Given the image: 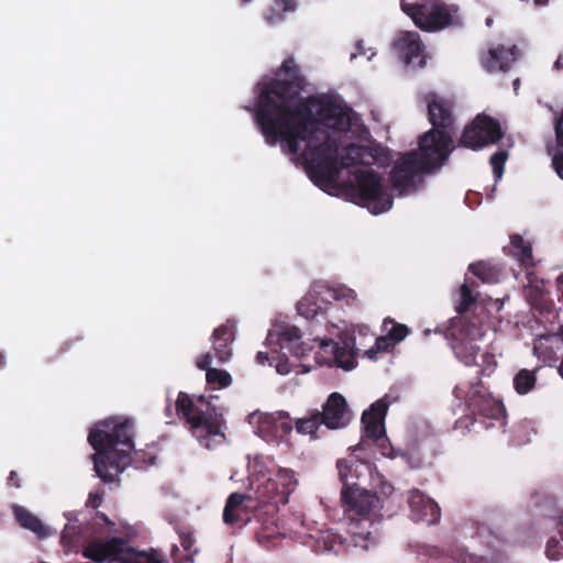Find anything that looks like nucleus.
I'll return each instance as SVG.
<instances>
[{
	"mask_svg": "<svg viewBox=\"0 0 563 563\" xmlns=\"http://www.w3.org/2000/svg\"><path fill=\"white\" fill-rule=\"evenodd\" d=\"M401 10L417 27L424 32H439L460 24L459 7L449 5L443 0H420L415 3L401 2Z\"/></svg>",
	"mask_w": 563,
	"mask_h": 563,
	"instance_id": "6",
	"label": "nucleus"
},
{
	"mask_svg": "<svg viewBox=\"0 0 563 563\" xmlns=\"http://www.w3.org/2000/svg\"><path fill=\"white\" fill-rule=\"evenodd\" d=\"M545 554L550 560H560L563 556V544L555 537L548 540Z\"/></svg>",
	"mask_w": 563,
	"mask_h": 563,
	"instance_id": "41",
	"label": "nucleus"
},
{
	"mask_svg": "<svg viewBox=\"0 0 563 563\" xmlns=\"http://www.w3.org/2000/svg\"><path fill=\"white\" fill-rule=\"evenodd\" d=\"M560 525L562 526V530L560 531L561 540L563 541V517L560 520Z\"/></svg>",
	"mask_w": 563,
	"mask_h": 563,
	"instance_id": "56",
	"label": "nucleus"
},
{
	"mask_svg": "<svg viewBox=\"0 0 563 563\" xmlns=\"http://www.w3.org/2000/svg\"><path fill=\"white\" fill-rule=\"evenodd\" d=\"M537 377L534 372L529 369H520L514 378V387L520 395L528 394L536 385Z\"/></svg>",
	"mask_w": 563,
	"mask_h": 563,
	"instance_id": "29",
	"label": "nucleus"
},
{
	"mask_svg": "<svg viewBox=\"0 0 563 563\" xmlns=\"http://www.w3.org/2000/svg\"><path fill=\"white\" fill-rule=\"evenodd\" d=\"M434 135V131L426 132L419 137L418 151L404 154L393 166L389 180L399 195L413 190L422 174L441 167L448 159L443 137L433 140Z\"/></svg>",
	"mask_w": 563,
	"mask_h": 563,
	"instance_id": "4",
	"label": "nucleus"
},
{
	"mask_svg": "<svg viewBox=\"0 0 563 563\" xmlns=\"http://www.w3.org/2000/svg\"><path fill=\"white\" fill-rule=\"evenodd\" d=\"M320 345L321 347H332L334 361L339 367L347 371L354 368L357 349L355 346V338L353 335L343 333L340 335L339 342H334L333 340L328 342L323 340Z\"/></svg>",
	"mask_w": 563,
	"mask_h": 563,
	"instance_id": "19",
	"label": "nucleus"
},
{
	"mask_svg": "<svg viewBox=\"0 0 563 563\" xmlns=\"http://www.w3.org/2000/svg\"><path fill=\"white\" fill-rule=\"evenodd\" d=\"M321 422L330 430L344 428L350 422V411L345 398L340 393H332L322 406V411L317 410Z\"/></svg>",
	"mask_w": 563,
	"mask_h": 563,
	"instance_id": "16",
	"label": "nucleus"
},
{
	"mask_svg": "<svg viewBox=\"0 0 563 563\" xmlns=\"http://www.w3.org/2000/svg\"><path fill=\"white\" fill-rule=\"evenodd\" d=\"M278 428L284 434H289L292 430V424L289 421V415L287 412H279Z\"/></svg>",
	"mask_w": 563,
	"mask_h": 563,
	"instance_id": "46",
	"label": "nucleus"
},
{
	"mask_svg": "<svg viewBox=\"0 0 563 563\" xmlns=\"http://www.w3.org/2000/svg\"><path fill=\"white\" fill-rule=\"evenodd\" d=\"M198 402L205 408L195 404L191 397L184 391H180L176 399V411L189 424L192 434L199 440H206L209 437L225 438L222 431L225 422L222 412L219 411L210 401H206L203 396H200Z\"/></svg>",
	"mask_w": 563,
	"mask_h": 563,
	"instance_id": "5",
	"label": "nucleus"
},
{
	"mask_svg": "<svg viewBox=\"0 0 563 563\" xmlns=\"http://www.w3.org/2000/svg\"><path fill=\"white\" fill-rule=\"evenodd\" d=\"M408 505L413 521L432 525L440 520L441 511L438 504L419 489L409 492Z\"/></svg>",
	"mask_w": 563,
	"mask_h": 563,
	"instance_id": "18",
	"label": "nucleus"
},
{
	"mask_svg": "<svg viewBox=\"0 0 563 563\" xmlns=\"http://www.w3.org/2000/svg\"><path fill=\"white\" fill-rule=\"evenodd\" d=\"M503 137L499 122L485 113L477 114L465 126L460 139V145L471 150H478L488 144H495Z\"/></svg>",
	"mask_w": 563,
	"mask_h": 563,
	"instance_id": "11",
	"label": "nucleus"
},
{
	"mask_svg": "<svg viewBox=\"0 0 563 563\" xmlns=\"http://www.w3.org/2000/svg\"><path fill=\"white\" fill-rule=\"evenodd\" d=\"M296 9V0H273L272 5L264 10L263 18L268 25L274 26L285 21L286 12H294Z\"/></svg>",
	"mask_w": 563,
	"mask_h": 563,
	"instance_id": "22",
	"label": "nucleus"
},
{
	"mask_svg": "<svg viewBox=\"0 0 563 563\" xmlns=\"http://www.w3.org/2000/svg\"><path fill=\"white\" fill-rule=\"evenodd\" d=\"M321 539L325 551H332L335 554H339L343 549L344 539L331 530L325 531Z\"/></svg>",
	"mask_w": 563,
	"mask_h": 563,
	"instance_id": "33",
	"label": "nucleus"
},
{
	"mask_svg": "<svg viewBox=\"0 0 563 563\" xmlns=\"http://www.w3.org/2000/svg\"><path fill=\"white\" fill-rule=\"evenodd\" d=\"M476 286L477 285H476L475 282H472L471 284L465 282L461 286V302L457 306L459 317L466 316V312H467L468 308L473 303H475L476 295H474V292H473V287H476Z\"/></svg>",
	"mask_w": 563,
	"mask_h": 563,
	"instance_id": "31",
	"label": "nucleus"
},
{
	"mask_svg": "<svg viewBox=\"0 0 563 563\" xmlns=\"http://www.w3.org/2000/svg\"><path fill=\"white\" fill-rule=\"evenodd\" d=\"M134 435V421L122 417L100 421L89 431L88 442L95 450L93 470L103 483L115 482L130 464Z\"/></svg>",
	"mask_w": 563,
	"mask_h": 563,
	"instance_id": "2",
	"label": "nucleus"
},
{
	"mask_svg": "<svg viewBox=\"0 0 563 563\" xmlns=\"http://www.w3.org/2000/svg\"><path fill=\"white\" fill-rule=\"evenodd\" d=\"M354 184H350V192L358 199V203L366 206L372 213L379 214L393 206V196L385 190L382 178L374 170L360 169L354 173Z\"/></svg>",
	"mask_w": 563,
	"mask_h": 563,
	"instance_id": "8",
	"label": "nucleus"
},
{
	"mask_svg": "<svg viewBox=\"0 0 563 563\" xmlns=\"http://www.w3.org/2000/svg\"><path fill=\"white\" fill-rule=\"evenodd\" d=\"M235 322L227 320L225 323L213 330L211 335L212 349L214 356L219 362L224 363L232 355L231 344L234 341Z\"/></svg>",
	"mask_w": 563,
	"mask_h": 563,
	"instance_id": "20",
	"label": "nucleus"
},
{
	"mask_svg": "<svg viewBox=\"0 0 563 563\" xmlns=\"http://www.w3.org/2000/svg\"><path fill=\"white\" fill-rule=\"evenodd\" d=\"M428 109V118L432 124V129L428 132L434 131L437 137H443L444 150L446 152L445 157L449 158L453 151V134L455 117L453 113V102L444 97H440L437 93H428L424 97Z\"/></svg>",
	"mask_w": 563,
	"mask_h": 563,
	"instance_id": "9",
	"label": "nucleus"
},
{
	"mask_svg": "<svg viewBox=\"0 0 563 563\" xmlns=\"http://www.w3.org/2000/svg\"><path fill=\"white\" fill-rule=\"evenodd\" d=\"M482 368H481V375H486V376H489L496 368L497 366V362H496V358H495V355L492 354V353H484L482 355V364H481Z\"/></svg>",
	"mask_w": 563,
	"mask_h": 563,
	"instance_id": "42",
	"label": "nucleus"
},
{
	"mask_svg": "<svg viewBox=\"0 0 563 563\" xmlns=\"http://www.w3.org/2000/svg\"><path fill=\"white\" fill-rule=\"evenodd\" d=\"M537 5H544L549 0H533Z\"/></svg>",
	"mask_w": 563,
	"mask_h": 563,
	"instance_id": "55",
	"label": "nucleus"
},
{
	"mask_svg": "<svg viewBox=\"0 0 563 563\" xmlns=\"http://www.w3.org/2000/svg\"><path fill=\"white\" fill-rule=\"evenodd\" d=\"M13 514L16 522L24 529L34 532L40 538L47 536V530L42 523L41 519L29 511L26 508L22 506H14Z\"/></svg>",
	"mask_w": 563,
	"mask_h": 563,
	"instance_id": "23",
	"label": "nucleus"
},
{
	"mask_svg": "<svg viewBox=\"0 0 563 563\" xmlns=\"http://www.w3.org/2000/svg\"><path fill=\"white\" fill-rule=\"evenodd\" d=\"M492 23H493V20H492V19H487V20H486V24H487L488 26H490V25H492Z\"/></svg>",
	"mask_w": 563,
	"mask_h": 563,
	"instance_id": "57",
	"label": "nucleus"
},
{
	"mask_svg": "<svg viewBox=\"0 0 563 563\" xmlns=\"http://www.w3.org/2000/svg\"><path fill=\"white\" fill-rule=\"evenodd\" d=\"M256 360L260 364L264 365L265 362L268 360V354L266 352H258L256 354Z\"/></svg>",
	"mask_w": 563,
	"mask_h": 563,
	"instance_id": "50",
	"label": "nucleus"
},
{
	"mask_svg": "<svg viewBox=\"0 0 563 563\" xmlns=\"http://www.w3.org/2000/svg\"><path fill=\"white\" fill-rule=\"evenodd\" d=\"M297 311L306 319H314L319 314L324 313L323 309L318 305L312 296L301 298L297 303Z\"/></svg>",
	"mask_w": 563,
	"mask_h": 563,
	"instance_id": "30",
	"label": "nucleus"
},
{
	"mask_svg": "<svg viewBox=\"0 0 563 563\" xmlns=\"http://www.w3.org/2000/svg\"><path fill=\"white\" fill-rule=\"evenodd\" d=\"M126 563H162L158 559L153 555H148L143 552H137L134 548L132 554Z\"/></svg>",
	"mask_w": 563,
	"mask_h": 563,
	"instance_id": "43",
	"label": "nucleus"
},
{
	"mask_svg": "<svg viewBox=\"0 0 563 563\" xmlns=\"http://www.w3.org/2000/svg\"><path fill=\"white\" fill-rule=\"evenodd\" d=\"M518 84H519V79H516V80H515V82H514V85H515V86H518Z\"/></svg>",
	"mask_w": 563,
	"mask_h": 563,
	"instance_id": "59",
	"label": "nucleus"
},
{
	"mask_svg": "<svg viewBox=\"0 0 563 563\" xmlns=\"http://www.w3.org/2000/svg\"><path fill=\"white\" fill-rule=\"evenodd\" d=\"M211 355L210 353H206V354H202L200 355L197 361H196V365L198 368L200 369H205L208 372V369L210 368L209 365L211 364Z\"/></svg>",
	"mask_w": 563,
	"mask_h": 563,
	"instance_id": "48",
	"label": "nucleus"
},
{
	"mask_svg": "<svg viewBox=\"0 0 563 563\" xmlns=\"http://www.w3.org/2000/svg\"><path fill=\"white\" fill-rule=\"evenodd\" d=\"M73 342H74L73 340L68 341V342H65L64 345L62 346L60 351L62 352H66L70 347Z\"/></svg>",
	"mask_w": 563,
	"mask_h": 563,
	"instance_id": "52",
	"label": "nucleus"
},
{
	"mask_svg": "<svg viewBox=\"0 0 563 563\" xmlns=\"http://www.w3.org/2000/svg\"><path fill=\"white\" fill-rule=\"evenodd\" d=\"M508 158L506 151H497L490 156L489 163L496 179H500L504 174V166Z\"/></svg>",
	"mask_w": 563,
	"mask_h": 563,
	"instance_id": "39",
	"label": "nucleus"
},
{
	"mask_svg": "<svg viewBox=\"0 0 563 563\" xmlns=\"http://www.w3.org/2000/svg\"><path fill=\"white\" fill-rule=\"evenodd\" d=\"M294 353H295L297 356H298V355H300V354H302V352H299L298 350H296Z\"/></svg>",
	"mask_w": 563,
	"mask_h": 563,
	"instance_id": "58",
	"label": "nucleus"
},
{
	"mask_svg": "<svg viewBox=\"0 0 563 563\" xmlns=\"http://www.w3.org/2000/svg\"><path fill=\"white\" fill-rule=\"evenodd\" d=\"M206 379L213 388L228 387L232 383L231 375L227 371L218 368H209L206 373Z\"/></svg>",
	"mask_w": 563,
	"mask_h": 563,
	"instance_id": "32",
	"label": "nucleus"
},
{
	"mask_svg": "<svg viewBox=\"0 0 563 563\" xmlns=\"http://www.w3.org/2000/svg\"><path fill=\"white\" fill-rule=\"evenodd\" d=\"M323 424L320 420L317 409L309 412L308 416L295 421V429L300 434H309L312 439L318 438V430Z\"/></svg>",
	"mask_w": 563,
	"mask_h": 563,
	"instance_id": "28",
	"label": "nucleus"
},
{
	"mask_svg": "<svg viewBox=\"0 0 563 563\" xmlns=\"http://www.w3.org/2000/svg\"><path fill=\"white\" fill-rule=\"evenodd\" d=\"M5 366V356L3 353L0 352V369H2Z\"/></svg>",
	"mask_w": 563,
	"mask_h": 563,
	"instance_id": "53",
	"label": "nucleus"
},
{
	"mask_svg": "<svg viewBox=\"0 0 563 563\" xmlns=\"http://www.w3.org/2000/svg\"><path fill=\"white\" fill-rule=\"evenodd\" d=\"M282 494L274 478H265L255 489V498L260 503V509L263 511L266 519L263 520V526L268 529V525H274L276 520L277 504Z\"/></svg>",
	"mask_w": 563,
	"mask_h": 563,
	"instance_id": "17",
	"label": "nucleus"
},
{
	"mask_svg": "<svg viewBox=\"0 0 563 563\" xmlns=\"http://www.w3.org/2000/svg\"><path fill=\"white\" fill-rule=\"evenodd\" d=\"M554 68L558 69V70L563 69V62H562V57L561 56L554 63Z\"/></svg>",
	"mask_w": 563,
	"mask_h": 563,
	"instance_id": "51",
	"label": "nucleus"
},
{
	"mask_svg": "<svg viewBox=\"0 0 563 563\" xmlns=\"http://www.w3.org/2000/svg\"><path fill=\"white\" fill-rule=\"evenodd\" d=\"M103 495H104V492L102 489H100L96 493H90L88 496V499L86 501V507L92 508V509L99 508L100 505L102 504Z\"/></svg>",
	"mask_w": 563,
	"mask_h": 563,
	"instance_id": "44",
	"label": "nucleus"
},
{
	"mask_svg": "<svg viewBox=\"0 0 563 563\" xmlns=\"http://www.w3.org/2000/svg\"><path fill=\"white\" fill-rule=\"evenodd\" d=\"M526 296L529 303L540 313H551L554 308V302L548 291H544L539 286H530L526 289Z\"/></svg>",
	"mask_w": 563,
	"mask_h": 563,
	"instance_id": "24",
	"label": "nucleus"
},
{
	"mask_svg": "<svg viewBox=\"0 0 563 563\" xmlns=\"http://www.w3.org/2000/svg\"><path fill=\"white\" fill-rule=\"evenodd\" d=\"M327 295L329 298L333 300H345L347 305L355 301L356 294L353 289L346 287V286H339V287H328L327 288Z\"/></svg>",
	"mask_w": 563,
	"mask_h": 563,
	"instance_id": "34",
	"label": "nucleus"
},
{
	"mask_svg": "<svg viewBox=\"0 0 563 563\" xmlns=\"http://www.w3.org/2000/svg\"><path fill=\"white\" fill-rule=\"evenodd\" d=\"M108 532L90 534L85 540L82 555L95 562L110 561L112 563H126L132 554V547L121 537L108 538Z\"/></svg>",
	"mask_w": 563,
	"mask_h": 563,
	"instance_id": "10",
	"label": "nucleus"
},
{
	"mask_svg": "<svg viewBox=\"0 0 563 563\" xmlns=\"http://www.w3.org/2000/svg\"><path fill=\"white\" fill-rule=\"evenodd\" d=\"M301 339V331L295 325L285 327L279 333V344L283 349L288 347L291 350L290 344Z\"/></svg>",
	"mask_w": 563,
	"mask_h": 563,
	"instance_id": "36",
	"label": "nucleus"
},
{
	"mask_svg": "<svg viewBox=\"0 0 563 563\" xmlns=\"http://www.w3.org/2000/svg\"><path fill=\"white\" fill-rule=\"evenodd\" d=\"M388 322L393 323V327L387 331V336L395 343V345L401 342L409 333V329L406 324L395 323L391 319L387 318L384 320V325Z\"/></svg>",
	"mask_w": 563,
	"mask_h": 563,
	"instance_id": "37",
	"label": "nucleus"
},
{
	"mask_svg": "<svg viewBox=\"0 0 563 563\" xmlns=\"http://www.w3.org/2000/svg\"><path fill=\"white\" fill-rule=\"evenodd\" d=\"M388 409V404L379 399L371 405L362 415L363 435L360 443L353 449V452L363 450L367 440L378 442L385 440L384 419Z\"/></svg>",
	"mask_w": 563,
	"mask_h": 563,
	"instance_id": "14",
	"label": "nucleus"
},
{
	"mask_svg": "<svg viewBox=\"0 0 563 563\" xmlns=\"http://www.w3.org/2000/svg\"><path fill=\"white\" fill-rule=\"evenodd\" d=\"M180 545L186 552V558L189 561H192L194 555L198 552L197 549L194 548L195 538L189 531H180L179 532Z\"/></svg>",
	"mask_w": 563,
	"mask_h": 563,
	"instance_id": "40",
	"label": "nucleus"
},
{
	"mask_svg": "<svg viewBox=\"0 0 563 563\" xmlns=\"http://www.w3.org/2000/svg\"><path fill=\"white\" fill-rule=\"evenodd\" d=\"M552 166L560 178L563 179V153L556 152L552 157Z\"/></svg>",
	"mask_w": 563,
	"mask_h": 563,
	"instance_id": "47",
	"label": "nucleus"
},
{
	"mask_svg": "<svg viewBox=\"0 0 563 563\" xmlns=\"http://www.w3.org/2000/svg\"><path fill=\"white\" fill-rule=\"evenodd\" d=\"M515 60L514 49H507L503 46L488 51V57L484 62L488 71H507Z\"/></svg>",
	"mask_w": 563,
	"mask_h": 563,
	"instance_id": "21",
	"label": "nucleus"
},
{
	"mask_svg": "<svg viewBox=\"0 0 563 563\" xmlns=\"http://www.w3.org/2000/svg\"><path fill=\"white\" fill-rule=\"evenodd\" d=\"M510 244L512 247V254L519 261L521 266L526 268L534 266L532 246L530 242L525 241L519 234H514L510 236Z\"/></svg>",
	"mask_w": 563,
	"mask_h": 563,
	"instance_id": "25",
	"label": "nucleus"
},
{
	"mask_svg": "<svg viewBox=\"0 0 563 563\" xmlns=\"http://www.w3.org/2000/svg\"><path fill=\"white\" fill-rule=\"evenodd\" d=\"M468 271L482 282L488 284L497 283L501 273L500 268L485 261L471 264Z\"/></svg>",
	"mask_w": 563,
	"mask_h": 563,
	"instance_id": "27",
	"label": "nucleus"
},
{
	"mask_svg": "<svg viewBox=\"0 0 563 563\" xmlns=\"http://www.w3.org/2000/svg\"><path fill=\"white\" fill-rule=\"evenodd\" d=\"M114 523L108 518V516L104 512L97 511L93 523L91 526L92 532L91 534H98V533H111L114 529Z\"/></svg>",
	"mask_w": 563,
	"mask_h": 563,
	"instance_id": "35",
	"label": "nucleus"
},
{
	"mask_svg": "<svg viewBox=\"0 0 563 563\" xmlns=\"http://www.w3.org/2000/svg\"><path fill=\"white\" fill-rule=\"evenodd\" d=\"M395 49L407 66L422 68L427 64L424 45L417 32H404L395 41Z\"/></svg>",
	"mask_w": 563,
	"mask_h": 563,
	"instance_id": "15",
	"label": "nucleus"
},
{
	"mask_svg": "<svg viewBox=\"0 0 563 563\" xmlns=\"http://www.w3.org/2000/svg\"><path fill=\"white\" fill-rule=\"evenodd\" d=\"M368 331H369L368 327H366V325L360 327V333L361 334H366Z\"/></svg>",
	"mask_w": 563,
	"mask_h": 563,
	"instance_id": "54",
	"label": "nucleus"
},
{
	"mask_svg": "<svg viewBox=\"0 0 563 563\" xmlns=\"http://www.w3.org/2000/svg\"><path fill=\"white\" fill-rule=\"evenodd\" d=\"M8 485L11 487L20 488V479L15 471H11L8 477Z\"/></svg>",
	"mask_w": 563,
	"mask_h": 563,
	"instance_id": "49",
	"label": "nucleus"
},
{
	"mask_svg": "<svg viewBox=\"0 0 563 563\" xmlns=\"http://www.w3.org/2000/svg\"><path fill=\"white\" fill-rule=\"evenodd\" d=\"M484 334L485 330L482 323L468 316L452 318L444 330V336L450 342L454 355L466 366L476 364L479 352L476 341Z\"/></svg>",
	"mask_w": 563,
	"mask_h": 563,
	"instance_id": "7",
	"label": "nucleus"
},
{
	"mask_svg": "<svg viewBox=\"0 0 563 563\" xmlns=\"http://www.w3.org/2000/svg\"><path fill=\"white\" fill-rule=\"evenodd\" d=\"M277 372H278V373H284V372L280 369V367H279V366H277Z\"/></svg>",
	"mask_w": 563,
	"mask_h": 563,
	"instance_id": "60",
	"label": "nucleus"
},
{
	"mask_svg": "<svg viewBox=\"0 0 563 563\" xmlns=\"http://www.w3.org/2000/svg\"><path fill=\"white\" fill-rule=\"evenodd\" d=\"M305 86L306 79L294 57L283 62L274 78L257 84L255 121L266 143L275 145L283 141L292 155L305 143L301 155L316 184L331 181L343 168L374 164L376 151L363 145L350 144L339 157L338 141L321 125L347 132L352 110L323 97L301 98Z\"/></svg>",
	"mask_w": 563,
	"mask_h": 563,
	"instance_id": "1",
	"label": "nucleus"
},
{
	"mask_svg": "<svg viewBox=\"0 0 563 563\" xmlns=\"http://www.w3.org/2000/svg\"><path fill=\"white\" fill-rule=\"evenodd\" d=\"M467 407L471 410V416H465L456 421L461 428H470L482 418V424H485V419L500 420L505 418L506 409L501 400L494 398L490 394L475 390L467 396Z\"/></svg>",
	"mask_w": 563,
	"mask_h": 563,
	"instance_id": "12",
	"label": "nucleus"
},
{
	"mask_svg": "<svg viewBox=\"0 0 563 563\" xmlns=\"http://www.w3.org/2000/svg\"><path fill=\"white\" fill-rule=\"evenodd\" d=\"M368 465L357 460L353 454L336 461L339 478L343 486L341 501L349 520V532L355 538L367 540L372 534L371 528L375 520L382 517V499L376 493L362 488L355 479L360 477L358 467Z\"/></svg>",
	"mask_w": 563,
	"mask_h": 563,
	"instance_id": "3",
	"label": "nucleus"
},
{
	"mask_svg": "<svg viewBox=\"0 0 563 563\" xmlns=\"http://www.w3.org/2000/svg\"><path fill=\"white\" fill-rule=\"evenodd\" d=\"M394 346L395 343L387 335H382L376 338L374 346L367 350L365 354L368 358L375 360L378 352H389Z\"/></svg>",
	"mask_w": 563,
	"mask_h": 563,
	"instance_id": "38",
	"label": "nucleus"
},
{
	"mask_svg": "<svg viewBox=\"0 0 563 563\" xmlns=\"http://www.w3.org/2000/svg\"><path fill=\"white\" fill-rule=\"evenodd\" d=\"M274 481L282 494L279 500H282V504H287L289 495L295 490L297 486L295 472L287 468H279L274 477Z\"/></svg>",
	"mask_w": 563,
	"mask_h": 563,
	"instance_id": "26",
	"label": "nucleus"
},
{
	"mask_svg": "<svg viewBox=\"0 0 563 563\" xmlns=\"http://www.w3.org/2000/svg\"><path fill=\"white\" fill-rule=\"evenodd\" d=\"M555 141L559 147L563 148V109L554 123Z\"/></svg>",
	"mask_w": 563,
	"mask_h": 563,
	"instance_id": "45",
	"label": "nucleus"
},
{
	"mask_svg": "<svg viewBox=\"0 0 563 563\" xmlns=\"http://www.w3.org/2000/svg\"><path fill=\"white\" fill-rule=\"evenodd\" d=\"M262 516L264 514L260 503L253 496L232 493L227 499L222 517L225 525L243 527L252 519L261 521Z\"/></svg>",
	"mask_w": 563,
	"mask_h": 563,
	"instance_id": "13",
	"label": "nucleus"
}]
</instances>
